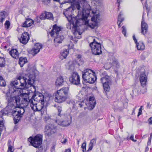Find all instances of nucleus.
<instances>
[{
  "label": "nucleus",
  "instance_id": "1",
  "mask_svg": "<svg viewBox=\"0 0 152 152\" xmlns=\"http://www.w3.org/2000/svg\"><path fill=\"white\" fill-rule=\"evenodd\" d=\"M76 0H69V3H74ZM74 7L78 10L79 14L81 15V18L77 19L76 17L71 18V20L66 24V27L68 29L71 30L75 34H78L80 35L79 26L83 25V20H86L89 16L91 12L90 9H86L89 6L87 0H79L74 3Z\"/></svg>",
  "mask_w": 152,
  "mask_h": 152
},
{
  "label": "nucleus",
  "instance_id": "2",
  "mask_svg": "<svg viewBox=\"0 0 152 152\" xmlns=\"http://www.w3.org/2000/svg\"><path fill=\"white\" fill-rule=\"evenodd\" d=\"M35 80V76L34 74H28L24 76H19L16 80L11 82L7 92L15 95L19 92L18 89H24L29 86H32L35 91V86L34 85Z\"/></svg>",
  "mask_w": 152,
  "mask_h": 152
},
{
  "label": "nucleus",
  "instance_id": "3",
  "mask_svg": "<svg viewBox=\"0 0 152 152\" xmlns=\"http://www.w3.org/2000/svg\"><path fill=\"white\" fill-rule=\"evenodd\" d=\"M32 93V91H31L12 96V95L14 94L7 92L6 94V99L9 105L10 104L11 105H14L16 104L17 107L23 108L24 109V108L28 106L29 103L30 104V101L36 96L35 94H34L31 98L30 99L29 95Z\"/></svg>",
  "mask_w": 152,
  "mask_h": 152
},
{
  "label": "nucleus",
  "instance_id": "4",
  "mask_svg": "<svg viewBox=\"0 0 152 152\" xmlns=\"http://www.w3.org/2000/svg\"><path fill=\"white\" fill-rule=\"evenodd\" d=\"M37 98H40V99H38L40 103L36 102V101L37 102L38 101L36 100L35 97L33 98L32 100L30 101V106L31 109L34 112H40L41 115H42L44 113V105L45 103L44 96L42 94H41L40 95H38V97H36L35 99H37Z\"/></svg>",
  "mask_w": 152,
  "mask_h": 152
},
{
  "label": "nucleus",
  "instance_id": "5",
  "mask_svg": "<svg viewBox=\"0 0 152 152\" xmlns=\"http://www.w3.org/2000/svg\"><path fill=\"white\" fill-rule=\"evenodd\" d=\"M69 87H64L57 91L55 97V102L61 103L66 99L70 98V94L69 93Z\"/></svg>",
  "mask_w": 152,
  "mask_h": 152
},
{
  "label": "nucleus",
  "instance_id": "6",
  "mask_svg": "<svg viewBox=\"0 0 152 152\" xmlns=\"http://www.w3.org/2000/svg\"><path fill=\"white\" fill-rule=\"evenodd\" d=\"M82 77L85 82L91 84L94 83L96 79L94 72L89 69H86L82 71Z\"/></svg>",
  "mask_w": 152,
  "mask_h": 152
},
{
  "label": "nucleus",
  "instance_id": "7",
  "mask_svg": "<svg viewBox=\"0 0 152 152\" xmlns=\"http://www.w3.org/2000/svg\"><path fill=\"white\" fill-rule=\"evenodd\" d=\"M24 112L25 109L23 108L19 107H15L12 112L15 124H17L19 122Z\"/></svg>",
  "mask_w": 152,
  "mask_h": 152
},
{
  "label": "nucleus",
  "instance_id": "8",
  "mask_svg": "<svg viewBox=\"0 0 152 152\" xmlns=\"http://www.w3.org/2000/svg\"><path fill=\"white\" fill-rule=\"evenodd\" d=\"M98 39H94L93 42L89 44L92 53L96 55H99L102 53L101 44L98 42Z\"/></svg>",
  "mask_w": 152,
  "mask_h": 152
},
{
  "label": "nucleus",
  "instance_id": "9",
  "mask_svg": "<svg viewBox=\"0 0 152 152\" xmlns=\"http://www.w3.org/2000/svg\"><path fill=\"white\" fill-rule=\"evenodd\" d=\"M42 135L37 134L34 137H30L28 139L31 145L36 148L39 147L42 142Z\"/></svg>",
  "mask_w": 152,
  "mask_h": 152
},
{
  "label": "nucleus",
  "instance_id": "10",
  "mask_svg": "<svg viewBox=\"0 0 152 152\" xmlns=\"http://www.w3.org/2000/svg\"><path fill=\"white\" fill-rule=\"evenodd\" d=\"M100 81L102 84L105 92H109L110 89V86L112 84L111 77L109 76L106 75L100 79Z\"/></svg>",
  "mask_w": 152,
  "mask_h": 152
},
{
  "label": "nucleus",
  "instance_id": "11",
  "mask_svg": "<svg viewBox=\"0 0 152 152\" xmlns=\"http://www.w3.org/2000/svg\"><path fill=\"white\" fill-rule=\"evenodd\" d=\"M58 119H56L55 121L58 124L62 126H66L69 125L71 123L70 116L64 115L61 118L58 117Z\"/></svg>",
  "mask_w": 152,
  "mask_h": 152
},
{
  "label": "nucleus",
  "instance_id": "12",
  "mask_svg": "<svg viewBox=\"0 0 152 152\" xmlns=\"http://www.w3.org/2000/svg\"><path fill=\"white\" fill-rule=\"evenodd\" d=\"M56 126L51 124L46 126L45 129V134L48 136H50L56 132Z\"/></svg>",
  "mask_w": 152,
  "mask_h": 152
},
{
  "label": "nucleus",
  "instance_id": "13",
  "mask_svg": "<svg viewBox=\"0 0 152 152\" xmlns=\"http://www.w3.org/2000/svg\"><path fill=\"white\" fill-rule=\"evenodd\" d=\"M69 80L70 83L73 84L77 85L80 83V77L78 73L76 72H74L71 77H70Z\"/></svg>",
  "mask_w": 152,
  "mask_h": 152
},
{
  "label": "nucleus",
  "instance_id": "14",
  "mask_svg": "<svg viewBox=\"0 0 152 152\" xmlns=\"http://www.w3.org/2000/svg\"><path fill=\"white\" fill-rule=\"evenodd\" d=\"M62 28L61 26H58L56 24L54 25L53 27V29L50 32L49 34L51 37H53L55 34L56 35L61 34L62 32Z\"/></svg>",
  "mask_w": 152,
  "mask_h": 152
},
{
  "label": "nucleus",
  "instance_id": "15",
  "mask_svg": "<svg viewBox=\"0 0 152 152\" xmlns=\"http://www.w3.org/2000/svg\"><path fill=\"white\" fill-rule=\"evenodd\" d=\"M20 42L23 44H26L29 39V36L27 32L23 33L20 38H18Z\"/></svg>",
  "mask_w": 152,
  "mask_h": 152
},
{
  "label": "nucleus",
  "instance_id": "16",
  "mask_svg": "<svg viewBox=\"0 0 152 152\" xmlns=\"http://www.w3.org/2000/svg\"><path fill=\"white\" fill-rule=\"evenodd\" d=\"M87 103L88 110H92L95 107L96 104V101L95 98L93 96H90L89 98V102Z\"/></svg>",
  "mask_w": 152,
  "mask_h": 152
},
{
  "label": "nucleus",
  "instance_id": "17",
  "mask_svg": "<svg viewBox=\"0 0 152 152\" xmlns=\"http://www.w3.org/2000/svg\"><path fill=\"white\" fill-rule=\"evenodd\" d=\"M64 39V37L63 35L59 34L56 35L54 39L55 45L56 47L58 46V45L62 43Z\"/></svg>",
  "mask_w": 152,
  "mask_h": 152
},
{
  "label": "nucleus",
  "instance_id": "18",
  "mask_svg": "<svg viewBox=\"0 0 152 152\" xmlns=\"http://www.w3.org/2000/svg\"><path fill=\"white\" fill-rule=\"evenodd\" d=\"M139 80L141 86L143 87H145L147 82V77L144 72L140 73Z\"/></svg>",
  "mask_w": 152,
  "mask_h": 152
},
{
  "label": "nucleus",
  "instance_id": "19",
  "mask_svg": "<svg viewBox=\"0 0 152 152\" xmlns=\"http://www.w3.org/2000/svg\"><path fill=\"white\" fill-rule=\"evenodd\" d=\"M141 33L143 34H146L148 30V25L144 21L143 16L142 19V21L141 23Z\"/></svg>",
  "mask_w": 152,
  "mask_h": 152
},
{
  "label": "nucleus",
  "instance_id": "20",
  "mask_svg": "<svg viewBox=\"0 0 152 152\" xmlns=\"http://www.w3.org/2000/svg\"><path fill=\"white\" fill-rule=\"evenodd\" d=\"M75 64L80 66L84 63V61L81 55H78L74 61Z\"/></svg>",
  "mask_w": 152,
  "mask_h": 152
},
{
  "label": "nucleus",
  "instance_id": "21",
  "mask_svg": "<svg viewBox=\"0 0 152 152\" xmlns=\"http://www.w3.org/2000/svg\"><path fill=\"white\" fill-rule=\"evenodd\" d=\"M9 54L13 58L17 59L19 57V53L18 50L15 49H13L9 51Z\"/></svg>",
  "mask_w": 152,
  "mask_h": 152
},
{
  "label": "nucleus",
  "instance_id": "22",
  "mask_svg": "<svg viewBox=\"0 0 152 152\" xmlns=\"http://www.w3.org/2000/svg\"><path fill=\"white\" fill-rule=\"evenodd\" d=\"M63 77L60 76L58 77L56 80L55 82L56 85L57 86H61L64 85L66 80Z\"/></svg>",
  "mask_w": 152,
  "mask_h": 152
},
{
  "label": "nucleus",
  "instance_id": "23",
  "mask_svg": "<svg viewBox=\"0 0 152 152\" xmlns=\"http://www.w3.org/2000/svg\"><path fill=\"white\" fill-rule=\"evenodd\" d=\"M73 9L72 7H70L67 9L64 10L63 12V14L68 19V17L71 18L72 11Z\"/></svg>",
  "mask_w": 152,
  "mask_h": 152
},
{
  "label": "nucleus",
  "instance_id": "24",
  "mask_svg": "<svg viewBox=\"0 0 152 152\" xmlns=\"http://www.w3.org/2000/svg\"><path fill=\"white\" fill-rule=\"evenodd\" d=\"M42 48V46L41 45L38 44L35 45L31 50L32 54L33 55H34L38 53L40 50Z\"/></svg>",
  "mask_w": 152,
  "mask_h": 152
},
{
  "label": "nucleus",
  "instance_id": "25",
  "mask_svg": "<svg viewBox=\"0 0 152 152\" xmlns=\"http://www.w3.org/2000/svg\"><path fill=\"white\" fill-rule=\"evenodd\" d=\"M85 106H86L87 107L88 104L85 101H78L76 103V106L80 108L84 107L85 109L86 108Z\"/></svg>",
  "mask_w": 152,
  "mask_h": 152
},
{
  "label": "nucleus",
  "instance_id": "26",
  "mask_svg": "<svg viewBox=\"0 0 152 152\" xmlns=\"http://www.w3.org/2000/svg\"><path fill=\"white\" fill-rule=\"evenodd\" d=\"M69 53V51L67 49H64L61 53L60 58L61 59L65 58Z\"/></svg>",
  "mask_w": 152,
  "mask_h": 152
},
{
  "label": "nucleus",
  "instance_id": "27",
  "mask_svg": "<svg viewBox=\"0 0 152 152\" xmlns=\"http://www.w3.org/2000/svg\"><path fill=\"white\" fill-rule=\"evenodd\" d=\"M33 24L31 20L27 19L24 23H23L21 26L24 27H30Z\"/></svg>",
  "mask_w": 152,
  "mask_h": 152
},
{
  "label": "nucleus",
  "instance_id": "28",
  "mask_svg": "<svg viewBox=\"0 0 152 152\" xmlns=\"http://www.w3.org/2000/svg\"><path fill=\"white\" fill-rule=\"evenodd\" d=\"M27 62V60L26 57H21L19 59V64L21 67L23 66V65Z\"/></svg>",
  "mask_w": 152,
  "mask_h": 152
},
{
  "label": "nucleus",
  "instance_id": "29",
  "mask_svg": "<svg viewBox=\"0 0 152 152\" xmlns=\"http://www.w3.org/2000/svg\"><path fill=\"white\" fill-rule=\"evenodd\" d=\"M96 138H93L90 141L89 144L90 146L87 151L92 150L93 146H94L96 143Z\"/></svg>",
  "mask_w": 152,
  "mask_h": 152
},
{
  "label": "nucleus",
  "instance_id": "30",
  "mask_svg": "<svg viewBox=\"0 0 152 152\" xmlns=\"http://www.w3.org/2000/svg\"><path fill=\"white\" fill-rule=\"evenodd\" d=\"M137 48L138 50H143L145 48V45L142 42H139L136 43Z\"/></svg>",
  "mask_w": 152,
  "mask_h": 152
},
{
  "label": "nucleus",
  "instance_id": "31",
  "mask_svg": "<svg viewBox=\"0 0 152 152\" xmlns=\"http://www.w3.org/2000/svg\"><path fill=\"white\" fill-rule=\"evenodd\" d=\"M7 145L8 147L7 151L8 152H13L14 150H13V144L10 140H9L8 141Z\"/></svg>",
  "mask_w": 152,
  "mask_h": 152
},
{
  "label": "nucleus",
  "instance_id": "32",
  "mask_svg": "<svg viewBox=\"0 0 152 152\" xmlns=\"http://www.w3.org/2000/svg\"><path fill=\"white\" fill-rule=\"evenodd\" d=\"M8 108V107H6L4 110H1L0 111V118H3L2 120H4L2 116L4 115H5L6 114L8 113V112H7Z\"/></svg>",
  "mask_w": 152,
  "mask_h": 152
},
{
  "label": "nucleus",
  "instance_id": "33",
  "mask_svg": "<svg viewBox=\"0 0 152 152\" xmlns=\"http://www.w3.org/2000/svg\"><path fill=\"white\" fill-rule=\"evenodd\" d=\"M7 13L5 11L2 12L0 13V22L2 23L4 20Z\"/></svg>",
  "mask_w": 152,
  "mask_h": 152
},
{
  "label": "nucleus",
  "instance_id": "34",
  "mask_svg": "<svg viewBox=\"0 0 152 152\" xmlns=\"http://www.w3.org/2000/svg\"><path fill=\"white\" fill-rule=\"evenodd\" d=\"M57 110H58V117L61 118L62 116H64L65 115H63L62 113V107L61 106H58L57 107Z\"/></svg>",
  "mask_w": 152,
  "mask_h": 152
},
{
  "label": "nucleus",
  "instance_id": "35",
  "mask_svg": "<svg viewBox=\"0 0 152 152\" xmlns=\"http://www.w3.org/2000/svg\"><path fill=\"white\" fill-rule=\"evenodd\" d=\"M45 16L46 19H53V16L52 14L50 12H45Z\"/></svg>",
  "mask_w": 152,
  "mask_h": 152
},
{
  "label": "nucleus",
  "instance_id": "36",
  "mask_svg": "<svg viewBox=\"0 0 152 152\" xmlns=\"http://www.w3.org/2000/svg\"><path fill=\"white\" fill-rule=\"evenodd\" d=\"M6 61L4 58L0 57V67H3L5 65Z\"/></svg>",
  "mask_w": 152,
  "mask_h": 152
},
{
  "label": "nucleus",
  "instance_id": "37",
  "mask_svg": "<svg viewBox=\"0 0 152 152\" xmlns=\"http://www.w3.org/2000/svg\"><path fill=\"white\" fill-rule=\"evenodd\" d=\"M99 17L100 15L99 14L94 15L92 18H91V20L92 21H95L97 23H98L99 21Z\"/></svg>",
  "mask_w": 152,
  "mask_h": 152
},
{
  "label": "nucleus",
  "instance_id": "38",
  "mask_svg": "<svg viewBox=\"0 0 152 152\" xmlns=\"http://www.w3.org/2000/svg\"><path fill=\"white\" fill-rule=\"evenodd\" d=\"M92 22L88 24V26L92 28H94L96 26H97L98 23L97 22L93 21H91Z\"/></svg>",
  "mask_w": 152,
  "mask_h": 152
},
{
  "label": "nucleus",
  "instance_id": "39",
  "mask_svg": "<svg viewBox=\"0 0 152 152\" xmlns=\"http://www.w3.org/2000/svg\"><path fill=\"white\" fill-rule=\"evenodd\" d=\"M113 64V66L116 67V68H118L120 65L118 61L116 59H114L112 62Z\"/></svg>",
  "mask_w": 152,
  "mask_h": 152
},
{
  "label": "nucleus",
  "instance_id": "40",
  "mask_svg": "<svg viewBox=\"0 0 152 152\" xmlns=\"http://www.w3.org/2000/svg\"><path fill=\"white\" fill-rule=\"evenodd\" d=\"M6 85L5 80L2 76H0V86L4 87Z\"/></svg>",
  "mask_w": 152,
  "mask_h": 152
},
{
  "label": "nucleus",
  "instance_id": "41",
  "mask_svg": "<svg viewBox=\"0 0 152 152\" xmlns=\"http://www.w3.org/2000/svg\"><path fill=\"white\" fill-rule=\"evenodd\" d=\"M68 104L71 105L72 106V108H74L76 106V103L73 100H70L68 102Z\"/></svg>",
  "mask_w": 152,
  "mask_h": 152
},
{
  "label": "nucleus",
  "instance_id": "42",
  "mask_svg": "<svg viewBox=\"0 0 152 152\" xmlns=\"http://www.w3.org/2000/svg\"><path fill=\"white\" fill-rule=\"evenodd\" d=\"M81 148L83 149V152H86V143L83 142L81 146Z\"/></svg>",
  "mask_w": 152,
  "mask_h": 152
},
{
  "label": "nucleus",
  "instance_id": "43",
  "mask_svg": "<svg viewBox=\"0 0 152 152\" xmlns=\"http://www.w3.org/2000/svg\"><path fill=\"white\" fill-rule=\"evenodd\" d=\"M4 26L5 28L7 29H8L9 28L10 26V21L8 20H7L4 24Z\"/></svg>",
  "mask_w": 152,
  "mask_h": 152
},
{
  "label": "nucleus",
  "instance_id": "44",
  "mask_svg": "<svg viewBox=\"0 0 152 152\" xmlns=\"http://www.w3.org/2000/svg\"><path fill=\"white\" fill-rule=\"evenodd\" d=\"M122 33L123 34H124V36L125 37H126V27L123 26L122 27Z\"/></svg>",
  "mask_w": 152,
  "mask_h": 152
},
{
  "label": "nucleus",
  "instance_id": "45",
  "mask_svg": "<svg viewBox=\"0 0 152 152\" xmlns=\"http://www.w3.org/2000/svg\"><path fill=\"white\" fill-rule=\"evenodd\" d=\"M43 4L45 5H48L50 2V0H42Z\"/></svg>",
  "mask_w": 152,
  "mask_h": 152
},
{
  "label": "nucleus",
  "instance_id": "46",
  "mask_svg": "<svg viewBox=\"0 0 152 152\" xmlns=\"http://www.w3.org/2000/svg\"><path fill=\"white\" fill-rule=\"evenodd\" d=\"M120 16H119L118 17V26L119 27H121L120 24L123 21L124 19L123 18H120Z\"/></svg>",
  "mask_w": 152,
  "mask_h": 152
},
{
  "label": "nucleus",
  "instance_id": "47",
  "mask_svg": "<svg viewBox=\"0 0 152 152\" xmlns=\"http://www.w3.org/2000/svg\"><path fill=\"white\" fill-rule=\"evenodd\" d=\"M67 139L64 137L62 138L60 140V142L62 144H65L67 142Z\"/></svg>",
  "mask_w": 152,
  "mask_h": 152
},
{
  "label": "nucleus",
  "instance_id": "48",
  "mask_svg": "<svg viewBox=\"0 0 152 152\" xmlns=\"http://www.w3.org/2000/svg\"><path fill=\"white\" fill-rule=\"evenodd\" d=\"M142 109L143 110V106H141L140 108L139 109V112H138V114L137 115V116H140V115H141L142 114Z\"/></svg>",
  "mask_w": 152,
  "mask_h": 152
},
{
  "label": "nucleus",
  "instance_id": "49",
  "mask_svg": "<svg viewBox=\"0 0 152 152\" xmlns=\"http://www.w3.org/2000/svg\"><path fill=\"white\" fill-rule=\"evenodd\" d=\"M45 12H44L41 14L40 15L39 18L41 20H45L46 19L45 16Z\"/></svg>",
  "mask_w": 152,
  "mask_h": 152
},
{
  "label": "nucleus",
  "instance_id": "50",
  "mask_svg": "<svg viewBox=\"0 0 152 152\" xmlns=\"http://www.w3.org/2000/svg\"><path fill=\"white\" fill-rule=\"evenodd\" d=\"M148 124H152V117H150L148 120Z\"/></svg>",
  "mask_w": 152,
  "mask_h": 152
},
{
  "label": "nucleus",
  "instance_id": "51",
  "mask_svg": "<svg viewBox=\"0 0 152 152\" xmlns=\"http://www.w3.org/2000/svg\"><path fill=\"white\" fill-rule=\"evenodd\" d=\"M53 0L54 1H56V2L59 3L60 4H64L66 3L67 2L66 1H64L63 2L61 3L60 1V0Z\"/></svg>",
  "mask_w": 152,
  "mask_h": 152
},
{
  "label": "nucleus",
  "instance_id": "52",
  "mask_svg": "<svg viewBox=\"0 0 152 152\" xmlns=\"http://www.w3.org/2000/svg\"><path fill=\"white\" fill-rule=\"evenodd\" d=\"M134 138V135L133 134H132L131 136H130V139L131 140H132L133 141H134V142H136L137 141V140H134L133 139Z\"/></svg>",
  "mask_w": 152,
  "mask_h": 152
},
{
  "label": "nucleus",
  "instance_id": "53",
  "mask_svg": "<svg viewBox=\"0 0 152 152\" xmlns=\"http://www.w3.org/2000/svg\"><path fill=\"white\" fill-rule=\"evenodd\" d=\"M132 37L135 43H136L137 42V40L136 39L135 36L134 35H133Z\"/></svg>",
  "mask_w": 152,
  "mask_h": 152
},
{
  "label": "nucleus",
  "instance_id": "54",
  "mask_svg": "<svg viewBox=\"0 0 152 152\" xmlns=\"http://www.w3.org/2000/svg\"><path fill=\"white\" fill-rule=\"evenodd\" d=\"M123 15V13L122 12H120V13L119 15L118 16V17L119 16H120V18H121V15Z\"/></svg>",
  "mask_w": 152,
  "mask_h": 152
},
{
  "label": "nucleus",
  "instance_id": "55",
  "mask_svg": "<svg viewBox=\"0 0 152 152\" xmlns=\"http://www.w3.org/2000/svg\"><path fill=\"white\" fill-rule=\"evenodd\" d=\"M148 150H149V148H148V146H147L145 148V152H148Z\"/></svg>",
  "mask_w": 152,
  "mask_h": 152
},
{
  "label": "nucleus",
  "instance_id": "56",
  "mask_svg": "<svg viewBox=\"0 0 152 152\" xmlns=\"http://www.w3.org/2000/svg\"><path fill=\"white\" fill-rule=\"evenodd\" d=\"M71 150L70 149H66L64 152H71Z\"/></svg>",
  "mask_w": 152,
  "mask_h": 152
},
{
  "label": "nucleus",
  "instance_id": "57",
  "mask_svg": "<svg viewBox=\"0 0 152 152\" xmlns=\"http://www.w3.org/2000/svg\"><path fill=\"white\" fill-rule=\"evenodd\" d=\"M151 138H150L149 140L148 141V145L149 144H150L151 142Z\"/></svg>",
  "mask_w": 152,
  "mask_h": 152
},
{
  "label": "nucleus",
  "instance_id": "58",
  "mask_svg": "<svg viewBox=\"0 0 152 152\" xmlns=\"http://www.w3.org/2000/svg\"><path fill=\"white\" fill-rule=\"evenodd\" d=\"M121 0H117V2L118 3L119 5L120 3L121 2Z\"/></svg>",
  "mask_w": 152,
  "mask_h": 152
},
{
  "label": "nucleus",
  "instance_id": "59",
  "mask_svg": "<svg viewBox=\"0 0 152 152\" xmlns=\"http://www.w3.org/2000/svg\"><path fill=\"white\" fill-rule=\"evenodd\" d=\"M93 1H95L96 3L99 2V0H92Z\"/></svg>",
  "mask_w": 152,
  "mask_h": 152
},
{
  "label": "nucleus",
  "instance_id": "60",
  "mask_svg": "<svg viewBox=\"0 0 152 152\" xmlns=\"http://www.w3.org/2000/svg\"><path fill=\"white\" fill-rule=\"evenodd\" d=\"M137 108V106H135V107L133 109V111H134Z\"/></svg>",
  "mask_w": 152,
  "mask_h": 152
},
{
  "label": "nucleus",
  "instance_id": "61",
  "mask_svg": "<svg viewBox=\"0 0 152 152\" xmlns=\"http://www.w3.org/2000/svg\"><path fill=\"white\" fill-rule=\"evenodd\" d=\"M150 138H151L152 137V133H151L150 134Z\"/></svg>",
  "mask_w": 152,
  "mask_h": 152
},
{
  "label": "nucleus",
  "instance_id": "62",
  "mask_svg": "<svg viewBox=\"0 0 152 152\" xmlns=\"http://www.w3.org/2000/svg\"><path fill=\"white\" fill-rule=\"evenodd\" d=\"M51 120V119H48L47 121V123H48V121H50Z\"/></svg>",
  "mask_w": 152,
  "mask_h": 152
},
{
  "label": "nucleus",
  "instance_id": "63",
  "mask_svg": "<svg viewBox=\"0 0 152 152\" xmlns=\"http://www.w3.org/2000/svg\"><path fill=\"white\" fill-rule=\"evenodd\" d=\"M149 103H148L147 104V106L148 107L149 106Z\"/></svg>",
  "mask_w": 152,
  "mask_h": 152
},
{
  "label": "nucleus",
  "instance_id": "64",
  "mask_svg": "<svg viewBox=\"0 0 152 152\" xmlns=\"http://www.w3.org/2000/svg\"><path fill=\"white\" fill-rule=\"evenodd\" d=\"M133 113H135V111H133V112H132V114H133Z\"/></svg>",
  "mask_w": 152,
  "mask_h": 152
}]
</instances>
